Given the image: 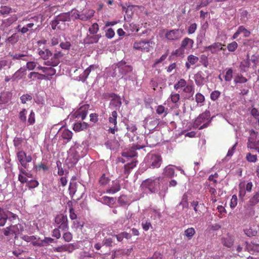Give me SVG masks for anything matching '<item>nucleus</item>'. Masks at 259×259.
Wrapping results in <instances>:
<instances>
[{
    "label": "nucleus",
    "mask_w": 259,
    "mask_h": 259,
    "mask_svg": "<svg viewBox=\"0 0 259 259\" xmlns=\"http://www.w3.org/2000/svg\"><path fill=\"white\" fill-rule=\"evenodd\" d=\"M183 36V30L174 29L168 30L165 34V37L169 40H178Z\"/></svg>",
    "instance_id": "10"
},
{
    "label": "nucleus",
    "mask_w": 259,
    "mask_h": 259,
    "mask_svg": "<svg viewBox=\"0 0 259 259\" xmlns=\"http://www.w3.org/2000/svg\"><path fill=\"white\" fill-rule=\"evenodd\" d=\"M232 77L233 69L231 68H228L226 72V74L225 76V80L227 81H230L231 80Z\"/></svg>",
    "instance_id": "54"
},
{
    "label": "nucleus",
    "mask_w": 259,
    "mask_h": 259,
    "mask_svg": "<svg viewBox=\"0 0 259 259\" xmlns=\"http://www.w3.org/2000/svg\"><path fill=\"white\" fill-rule=\"evenodd\" d=\"M118 67L119 68V72L122 75H126L127 73L132 71V67L129 65H122V63H118Z\"/></svg>",
    "instance_id": "30"
},
{
    "label": "nucleus",
    "mask_w": 259,
    "mask_h": 259,
    "mask_svg": "<svg viewBox=\"0 0 259 259\" xmlns=\"http://www.w3.org/2000/svg\"><path fill=\"white\" fill-rule=\"evenodd\" d=\"M54 66H50L49 67H46V69L44 70L45 73L44 75L45 76V79L50 80L51 76L54 75L56 74V71L53 67Z\"/></svg>",
    "instance_id": "26"
},
{
    "label": "nucleus",
    "mask_w": 259,
    "mask_h": 259,
    "mask_svg": "<svg viewBox=\"0 0 259 259\" xmlns=\"http://www.w3.org/2000/svg\"><path fill=\"white\" fill-rule=\"evenodd\" d=\"M194 41L188 37L185 38L181 42V47L176 50L175 54L181 56L184 54L185 49H190L193 47Z\"/></svg>",
    "instance_id": "7"
},
{
    "label": "nucleus",
    "mask_w": 259,
    "mask_h": 259,
    "mask_svg": "<svg viewBox=\"0 0 259 259\" xmlns=\"http://www.w3.org/2000/svg\"><path fill=\"white\" fill-rule=\"evenodd\" d=\"M169 99H170L172 103L176 104L179 102L180 99V94L178 93H172Z\"/></svg>",
    "instance_id": "44"
},
{
    "label": "nucleus",
    "mask_w": 259,
    "mask_h": 259,
    "mask_svg": "<svg viewBox=\"0 0 259 259\" xmlns=\"http://www.w3.org/2000/svg\"><path fill=\"white\" fill-rule=\"evenodd\" d=\"M194 79L197 85L199 86L202 85L204 81V74L202 71H199L197 72L194 75Z\"/></svg>",
    "instance_id": "23"
},
{
    "label": "nucleus",
    "mask_w": 259,
    "mask_h": 259,
    "mask_svg": "<svg viewBox=\"0 0 259 259\" xmlns=\"http://www.w3.org/2000/svg\"><path fill=\"white\" fill-rule=\"evenodd\" d=\"M195 233V229L192 227L188 228L184 232L185 236H187L189 239L193 236Z\"/></svg>",
    "instance_id": "50"
},
{
    "label": "nucleus",
    "mask_w": 259,
    "mask_h": 259,
    "mask_svg": "<svg viewBox=\"0 0 259 259\" xmlns=\"http://www.w3.org/2000/svg\"><path fill=\"white\" fill-rule=\"evenodd\" d=\"M10 227L11 228L12 230L15 231V232H13L14 235L19 234L20 231H22L23 230V227L20 224H17L16 225H11Z\"/></svg>",
    "instance_id": "49"
},
{
    "label": "nucleus",
    "mask_w": 259,
    "mask_h": 259,
    "mask_svg": "<svg viewBox=\"0 0 259 259\" xmlns=\"http://www.w3.org/2000/svg\"><path fill=\"white\" fill-rule=\"evenodd\" d=\"M191 206L193 207L194 210L196 214L200 215L202 212V209L204 207L203 204H199L197 200H193L191 203Z\"/></svg>",
    "instance_id": "24"
},
{
    "label": "nucleus",
    "mask_w": 259,
    "mask_h": 259,
    "mask_svg": "<svg viewBox=\"0 0 259 259\" xmlns=\"http://www.w3.org/2000/svg\"><path fill=\"white\" fill-rule=\"evenodd\" d=\"M10 55L13 60H22L24 61H27V57L28 56L26 54L16 53L15 54H10Z\"/></svg>",
    "instance_id": "36"
},
{
    "label": "nucleus",
    "mask_w": 259,
    "mask_h": 259,
    "mask_svg": "<svg viewBox=\"0 0 259 259\" xmlns=\"http://www.w3.org/2000/svg\"><path fill=\"white\" fill-rule=\"evenodd\" d=\"M19 40V36L17 33L13 34L11 36L9 37L7 39L8 42L12 45L16 44Z\"/></svg>",
    "instance_id": "45"
},
{
    "label": "nucleus",
    "mask_w": 259,
    "mask_h": 259,
    "mask_svg": "<svg viewBox=\"0 0 259 259\" xmlns=\"http://www.w3.org/2000/svg\"><path fill=\"white\" fill-rule=\"evenodd\" d=\"M95 68V66L94 65H91L89 67H88L80 75L79 77L80 79L84 81L89 76L90 73H91V71L94 69Z\"/></svg>",
    "instance_id": "29"
},
{
    "label": "nucleus",
    "mask_w": 259,
    "mask_h": 259,
    "mask_svg": "<svg viewBox=\"0 0 259 259\" xmlns=\"http://www.w3.org/2000/svg\"><path fill=\"white\" fill-rule=\"evenodd\" d=\"M188 196L186 194H184L182 198V200L179 203L180 205H181L183 208H188L189 203L188 201Z\"/></svg>",
    "instance_id": "42"
},
{
    "label": "nucleus",
    "mask_w": 259,
    "mask_h": 259,
    "mask_svg": "<svg viewBox=\"0 0 259 259\" xmlns=\"http://www.w3.org/2000/svg\"><path fill=\"white\" fill-rule=\"evenodd\" d=\"M206 186L207 187V188L209 189V192L212 196H216L217 194V190L215 189V185H213L212 184H208V183H205Z\"/></svg>",
    "instance_id": "43"
},
{
    "label": "nucleus",
    "mask_w": 259,
    "mask_h": 259,
    "mask_svg": "<svg viewBox=\"0 0 259 259\" xmlns=\"http://www.w3.org/2000/svg\"><path fill=\"white\" fill-rule=\"evenodd\" d=\"M99 27L98 24L97 23H94L89 28V31L90 32L91 34H97L96 33L99 31Z\"/></svg>",
    "instance_id": "48"
},
{
    "label": "nucleus",
    "mask_w": 259,
    "mask_h": 259,
    "mask_svg": "<svg viewBox=\"0 0 259 259\" xmlns=\"http://www.w3.org/2000/svg\"><path fill=\"white\" fill-rule=\"evenodd\" d=\"M140 149V147H138V146H134L131 147L129 149L125 150L121 153V155L124 157H134L137 155V153L136 152L137 149Z\"/></svg>",
    "instance_id": "17"
},
{
    "label": "nucleus",
    "mask_w": 259,
    "mask_h": 259,
    "mask_svg": "<svg viewBox=\"0 0 259 259\" xmlns=\"http://www.w3.org/2000/svg\"><path fill=\"white\" fill-rule=\"evenodd\" d=\"M167 109H166L163 106L159 105L157 107L156 111L158 115L164 114V116H165L167 114Z\"/></svg>",
    "instance_id": "47"
},
{
    "label": "nucleus",
    "mask_w": 259,
    "mask_h": 259,
    "mask_svg": "<svg viewBox=\"0 0 259 259\" xmlns=\"http://www.w3.org/2000/svg\"><path fill=\"white\" fill-rule=\"evenodd\" d=\"M100 201L103 204L107 205L111 207L115 204L116 199L112 197L104 196L100 198Z\"/></svg>",
    "instance_id": "21"
},
{
    "label": "nucleus",
    "mask_w": 259,
    "mask_h": 259,
    "mask_svg": "<svg viewBox=\"0 0 259 259\" xmlns=\"http://www.w3.org/2000/svg\"><path fill=\"white\" fill-rule=\"evenodd\" d=\"M8 218L4 209L0 207V226H3L6 224Z\"/></svg>",
    "instance_id": "32"
},
{
    "label": "nucleus",
    "mask_w": 259,
    "mask_h": 259,
    "mask_svg": "<svg viewBox=\"0 0 259 259\" xmlns=\"http://www.w3.org/2000/svg\"><path fill=\"white\" fill-rule=\"evenodd\" d=\"M27 122L29 125H33L35 122V114L33 110H31L28 116Z\"/></svg>",
    "instance_id": "52"
},
{
    "label": "nucleus",
    "mask_w": 259,
    "mask_h": 259,
    "mask_svg": "<svg viewBox=\"0 0 259 259\" xmlns=\"http://www.w3.org/2000/svg\"><path fill=\"white\" fill-rule=\"evenodd\" d=\"M118 202L121 206L125 205L127 203V198L126 195H122L119 197Z\"/></svg>",
    "instance_id": "56"
},
{
    "label": "nucleus",
    "mask_w": 259,
    "mask_h": 259,
    "mask_svg": "<svg viewBox=\"0 0 259 259\" xmlns=\"http://www.w3.org/2000/svg\"><path fill=\"white\" fill-rule=\"evenodd\" d=\"M22 22L23 26H22L20 24L18 25L16 28L17 31L23 34L28 32H29V33H32L37 28V27H35V29H33V27L36 26H38V18L37 16L30 18L26 17L23 19Z\"/></svg>",
    "instance_id": "2"
},
{
    "label": "nucleus",
    "mask_w": 259,
    "mask_h": 259,
    "mask_svg": "<svg viewBox=\"0 0 259 259\" xmlns=\"http://www.w3.org/2000/svg\"><path fill=\"white\" fill-rule=\"evenodd\" d=\"M161 177L155 178H150L143 181L141 185L142 189H147L150 193H155L159 189V181Z\"/></svg>",
    "instance_id": "4"
},
{
    "label": "nucleus",
    "mask_w": 259,
    "mask_h": 259,
    "mask_svg": "<svg viewBox=\"0 0 259 259\" xmlns=\"http://www.w3.org/2000/svg\"><path fill=\"white\" fill-rule=\"evenodd\" d=\"M55 222L58 227L62 231L67 230L69 228L68 219L66 215L62 214L57 215L55 219Z\"/></svg>",
    "instance_id": "9"
},
{
    "label": "nucleus",
    "mask_w": 259,
    "mask_h": 259,
    "mask_svg": "<svg viewBox=\"0 0 259 259\" xmlns=\"http://www.w3.org/2000/svg\"><path fill=\"white\" fill-rule=\"evenodd\" d=\"M220 95L221 92L219 91L215 90L211 92L210 95V98L212 101H215L218 99Z\"/></svg>",
    "instance_id": "57"
},
{
    "label": "nucleus",
    "mask_w": 259,
    "mask_h": 259,
    "mask_svg": "<svg viewBox=\"0 0 259 259\" xmlns=\"http://www.w3.org/2000/svg\"><path fill=\"white\" fill-rule=\"evenodd\" d=\"M45 76L46 75H44V74L38 72H32L28 74V77L29 78L32 79V80H35L36 79L42 80L45 79Z\"/></svg>",
    "instance_id": "31"
},
{
    "label": "nucleus",
    "mask_w": 259,
    "mask_h": 259,
    "mask_svg": "<svg viewBox=\"0 0 259 259\" xmlns=\"http://www.w3.org/2000/svg\"><path fill=\"white\" fill-rule=\"evenodd\" d=\"M89 126V124L85 122H77L74 124L73 130L76 132H78L87 129Z\"/></svg>",
    "instance_id": "19"
},
{
    "label": "nucleus",
    "mask_w": 259,
    "mask_h": 259,
    "mask_svg": "<svg viewBox=\"0 0 259 259\" xmlns=\"http://www.w3.org/2000/svg\"><path fill=\"white\" fill-rule=\"evenodd\" d=\"M222 44L220 42H215L211 45L206 46L205 48V51H210L212 54H217L220 51H225L226 49L222 47Z\"/></svg>",
    "instance_id": "14"
},
{
    "label": "nucleus",
    "mask_w": 259,
    "mask_h": 259,
    "mask_svg": "<svg viewBox=\"0 0 259 259\" xmlns=\"http://www.w3.org/2000/svg\"><path fill=\"white\" fill-rule=\"evenodd\" d=\"M101 37V35L100 34L87 35V36L84 38L83 41L85 44L97 43Z\"/></svg>",
    "instance_id": "18"
},
{
    "label": "nucleus",
    "mask_w": 259,
    "mask_h": 259,
    "mask_svg": "<svg viewBox=\"0 0 259 259\" xmlns=\"http://www.w3.org/2000/svg\"><path fill=\"white\" fill-rule=\"evenodd\" d=\"M212 0H201V2L199 5L196 6V10H198L200 8L207 6L209 3H210Z\"/></svg>",
    "instance_id": "62"
},
{
    "label": "nucleus",
    "mask_w": 259,
    "mask_h": 259,
    "mask_svg": "<svg viewBox=\"0 0 259 259\" xmlns=\"http://www.w3.org/2000/svg\"><path fill=\"white\" fill-rule=\"evenodd\" d=\"M211 120L210 113L209 111L206 110L199 114L195 119L193 127L195 129L202 130L208 126Z\"/></svg>",
    "instance_id": "3"
},
{
    "label": "nucleus",
    "mask_w": 259,
    "mask_h": 259,
    "mask_svg": "<svg viewBox=\"0 0 259 259\" xmlns=\"http://www.w3.org/2000/svg\"><path fill=\"white\" fill-rule=\"evenodd\" d=\"M61 138L65 140L66 141V143L70 141L72 138V132L68 129H64L62 130L61 132Z\"/></svg>",
    "instance_id": "25"
},
{
    "label": "nucleus",
    "mask_w": 259,
    "mask_h": 259,
    "mask_svg": "<svg viewBox=\"0 0 259 259\" xmlns=\"http://www.w3.org/2000/svg\"><path fill=\"white\" fill-rule=\"evenodd\" d=\"M39 185L38 182L36 180H31L27 182V186L29 189H33L37 187Z\"/></svg>",
    "instance_id": "53"
},
{
    "label": "nucleus",
    "mask_w": 259,
    "mask_h": 259,
    "mask_svg": "<svg viewBox=\"0 0 259 259\" xmlns=\"http://www.w3.org/2000/svg\"><path fill=\"white\" fill-rule=\"evenodd\" d=\"M162 159L160 155L151 154L147 156V162L150 168H156L160 166Z\"/></svg>",
    "instance_id": "6"
},
{
    "label": "nucleus",
    "mask_w": 259,
    "mask_h": 259,
    "mask_svg": "<svg viewBox=\"0 0 259 259\" xmlns=\"http://www.w3.org/2000/svg\"><path fill=\"white\" fill-rule=\"evenodd\" d=\"M164 174L166 177L171 178L175 175V170L170 166H166L164 169Z\"/></svg>",
    "instance_id": "38"
},
{
    "label": "nucleus",
    "mask_w": 259,
    "mask_h": 259,
    "mask_svg": "<svg viewBox=\"0 0 259 259\" xmlns=\"http://www.w3.org/2000/svg\"><path fill=\"white\" fill-rule=\"evenodd\" d=\"M195 101L197 104H200L202 105L205 101V97L202 94L198 93L195 95Z\"/></svg>",
    "instance_id": "51"
},
{
    "label": "nucleus",
    "mask_w": 259,
    "mask_h": 259,
    "mask_svg": "<svg viewBox=\"0 0 259 259\" xmlns=\"http://www.w3.org/2000/svg\"><path fill=\"white\" fill-rule=\"evenodd\" d=\"M27 111L26 109H23L19 113V119L23 123L26 122Z\"/></svg>",
    "instance_id": "46"
},
{
    "label": "nucleus",
    "mask_w": 259,
    "mask_h": 259,
    "mask_svg": "<svg viewBox=\"0 0 259 259\" xmlns=\"http://www.w3.org/2000/svg\"><path fill=\"white\" fill-rule=\"evenodd\" d=\"M79 155L78 152L75 150H70L67 160L72 165H75L78 161Z\"/></svg>",
    "instance_id": "15"
},
{
    "label": "nucleus",
    "mask_w": 259,
    "mask_h": 259,
    "mask_svg": "<svg viewBox=\"0 0 259 259\" xmlns=\"http://www.w3.org/2000/svg\"><path fill=\"white\" fill-rule=\"evenodd\" d=\"M185 93L190 94L193 95L194 93V85L192 81L191 83L186 84V86L183 90Z\"/></svg>",
    "instance_id": "34"
},
{
    "label": "nucleus",
    "mask_w": 259,
    "mask_h": 259,
    "mask_svg": "<svg viewBox=\"0 0 259 259\" xmlns=\"http://www.w3.org/2000/svg\"><path fill=\"white\" fill-rule=\"evenodd\" d=\"M17 157L21 166L25 168H28V164L27 163L32 161L31 156L27 155L24 151L21 150L17 153Z\"/></svg>",
    "instance_id": "8"
},
{
    "label": "nucleus",
    "mask_w": 259,
    "mask_h": 259,
    "mask_svg": "<svg viewBox=\"0 0 259 259\" xmlns=\"http://www.w3.org/2000/svg\"><path fill=\"white\" fill-rule=\"evenodd\" d=\"M71 14L70 12L60 14L57 17L58 21L65 22L70 21Z\"/></svg>",
    "instance_id": "33"
},
{
    "label": "nucleus",
    "mask_w": 259,
    "mask_h": 259,
    "mask_svg": "<svg viewBox=\"0 0 259 259\" xmlns=\"http://www.w3.org/2000/svg\"><path fill=\"white\" fill-rule=\"evenodd\" d=\"M90 105L89 104H84L78 109L74 113V116L76 118H80L82 120H84L88 112Z\"/></svg>",
    "instance_id": "12"
},
{
    "label": "nucleus",
    "mask_w": 259,
    "mask_h": 259,
    "mask_svg": "<svg viewBox=\"0 0 259 259\" xmlns=\"http://www.w3.org/2000/svg\"><path fill=\"white\" fill-rule=\"evenodd\" d=\"M241 33H243V36L245 37H249L251 34L249 30H247L244 26L241 25L239 26L236 32L234 33L232 38L233 39H236Z\"/></svg>",
    "instance_id": "16"
},
{
    "label": "nucleus",
    "mask_w": 259,
    "mask_h": 259,
    "mask_svg": "<svg viewBox=\"0 0 259 259\" xmlns=\"http://www.w3.org/2000/svg\"><path fill=\"white\" fill-rule=\"evenodd\" d=\"M12 94L9 92L2 93L0 95V104H6L8 103L12 98Z\"/></svg>",
    "instance_id": "20"
},
{
    "label": "nucleus",
    "mask_w": 259,
    "mask_h": 259,
    "mask_svg": "<svg viewBox=\"0 0 259 259\" xmlns=\"http://www.w3.org/2000/svg\"><path fill=\"white\" fill-rule=\"evenodd\" d=\"M94 11L93 10H88L83 12L80 14V19L82 21H87L93 17Z\"/></svg>",
    "instance_id": "27"
},
{
    "label": "nucleus",
    "mask_w": 259,
    "mask_h": 259,
    "mask_svg": "<svg viewBox=\"0 0 259 259\" xmlns=\"http://www.w3.org/2000/svg\"><path fill=\"white\" fill-rule=\"evenodd\" d=\"M187 60L190 64L194 65L198 61L199 58L194 55H190L188 56Z\"/></svg>",
    "instance_id": "58"
},
{
    "label": "nucleus",
    "mask_w": 259,
    "mask_h": 259,
    "mask_svg": "<svg viewBox=\"0 0 259 259\" xmlns=\"http://www.w3.org/2000/svg\"><path fill=\"white\" fill-rule=\"evenodd\" d=\"M249 66V60L248 58H247V59L244 60L241 62L240 67L241 70L243 71L244 72H246L248 70Z\"/></svg>",
    "instance_id": "40"
},
{
    "label": "nucleus",
    "mask_w": 259,
    "mask_h": 259,
    "mask_svg": "<svg viewBox=\"0 0 259 259\" xmlns=\"http://www.w3.org/2000/svg\"><path fill=\"white\" fill-rule=\"evenodd\" d=\"M223 245L227 247H231L233 246V241L230 238H224L222 240Z\"/></svg>",
    "instance_id": "55"
},
{
    "label": "nucleus",
    "mask_w": 259,
    "mask_h": 259,
    "mask_svg": "<svg viewBox=\"0 0 259 259\" xmlns=\"http://www.w3.org/2000/svg\"><path fill=\"white\" fill-rule=\"evenodd\" d=\"M72 235L69 232H65L63 235V238L66 242L71 241L72 239Z\"/></svg>",
    "instance_id": "64"
},
{
    "label": "nucleus",
    "mask_w": 259,
    "mask_h": 259,
    "mask_svg": "<svg viewBox=\"0 0 259 259\" xmlns=\"http://www.w3.org/2000/svg\"><path fill=\"white\" fill-rule=\"evenodd\" d=\"M117 112L116 111L112 112L111 116L108 118L109 123L113 125H116L117 124Z\"/></svg>",
    "instance_id": "35"
},
{
    "label": "nucleus",
    "mask_w": 259,
    "mask_h": 259,
    "mask_svg": "<svg viewBox=\"0 0 259 259\" xmlns=\"http://www.w3.org/2000/svg\"><path fill=\"white\" fill-rule=\"evenodd\" d=\"M120 185L117 181H113L112 186L106 190V193L109 194H114L120 191Z\"/></svg>",
    "instance_id": "22"
},
{
    "label": "nucleus",
    "mask_w": 259,
    "mask_h": 259,
    "mask_svg": "<svg viewBox=\"0 0 259 259\" xmlns=\"http://www.w3.org/2000/svg\"><path fill=\"white\" fill-rule=\"evenodd\" d=\"M238 47V44L236 41H233L227 45V49L230 52L235 51Z\"/></svg>",
    "instance_id": "61"
},
{
    "label": "nucleus",
    "mask_w": 259,
    "mask_h": 259,
    "mask_svg": "<svg viewBox=\"0 0 259 259\" xmlns=\"http://www.w3.org/2000/svg\"><path fill=\"white\" fill-rule=\"evenodd\" d=\"M18 19L17 15L14 14L11 17L3 20L0 25V29L3 31L7 30L12 24L17 21Z\"/></svg>",
    "instance_id": "11"
},
{
    "label": "nucleus",
    "mask_w": 259,
    "mask_h": 259,
    "mask_svg": "<svg viewBox=\"0 0 259 259\" xmlns=\"http://www.w3.org/2000/svg\"><path fill=\"white\" fill-rule=\"evenodd\" d=\"M186 84V81L184 79L181 78L175 84L174 89L176 90H178L181 88H184Z\"/></svg>",
    "instance_id": "41"
},
{
    "label": "nucleus",
    "mask_w": 259,
    "mask_h": 259,
    "mask_svg": "<svg viewBox=\"0 0 259 259\" xmlns=\"http://www.w3.org/2000/svg\"><path fill=\"white\" fill-rule=\"evenodd\" d=\"M259 202V192L254 194V195L250 198L244 206V207L247 210H251L252 208Z\"/></svg>",
    "instance_id": "13"
},
{
    "label": "nucleus",
    "mask_w": 259,
    "mask_h": 259,
    "mask_svg": "<svg viewBox=\"0 0 259 259\" xmlns=\"http://www.w3.org/2000/svg\"><path fill=\"white\" fill-rule=\"evenodd\" d=\"M168 55V54L167 53H165L164 54L162 55L161 56V57L159 59H157L156 60L155 62L154 63V64H153L152 65V67L153 68H155L156 67V65L160 63H161L162 62H163L164 60L166 59L167 56Z\"/></svg>",
    "instance_id": "60"
},
{
    "label": "nucleus",
    "mask_w": 259,
    "mask_h": 259,
    "mask_svg": "<svg viewBox=\"0 0 259 259\" xmlns=\"http://www.w3.org/2000/svg\"><path fill=\"white\" fill-rule=\"evenodd\" d=\"M38 55L45 61L44 64L50 66H57L60 62V59L63 56L61 51L55 53L54 54L48 49H38Z\"/></svg>",
    "instance_id": "1"
},
{
    "label": "nucleus",
    "mask_w": 259,
    "mask_h": 259,
    "mask_svg": "<svg viewBox=\"0 0 259 259\" xmlns=\"http://www.w3.org/2000/svg\"><path fill=\"white\" fill-rule=\"evenodd\" d=\"M246 158L247 160L250 162H255L257 160L256 155H252L250 153L247 154Z\"/></svg>",
    "instance_id": "63"
},
{
    "label": "nucleus",
    "mask_w": 259,
    "mask_h": 259,
    "mask_svg": "<svg viewBox=\"0 0 259 259\" xmlns=\"http://www.w3.org/2000/svg\"><path fill=\"white\" fill-rule=\"evenodd\" d=\"M32 99V96L28 94L23 95L20 97V100L22 104H25L27 101H30Z\"/></svg>",
    "instance_id": "59"
},
{
    "label": "nucleus",
    "mask_w": 259,
    "mask_h": 259,
    "mask_svg": "<svg viewBox=\"0 0 259 259\" xmlns=\"http://www.w3.org/2000/svg\"><path fill=\"white\" fill-rule=\"evenodd\" d=\"M154 44L151 40H139L134 42L133 47L135 49L148 52L151 49L153 48V45Z\"/></svg>",
    "instance_id": "5"
},
{
    "label": "nucleus",
    "mask_w": 259,
    "mask_h": 259,
    "mask_svg": "<svg viewBox=\"0 0 259 259\" xmlns=\"http://www.w3.org/2000/svg\"><path fill=\"white\" fill-rule=\"evenodd\" d=\"M12 12V9L11 7L6 6H2L0 7V14L3 16L8 15Z\"/></svg>",
    "instance_id": "39"
},
{
    "label": "nucleus",
    "mask_w": 259,
    "mask_h": 259,
    "mask_svg": "<svg viewBox=\"0 0 259 259\" xmlns=\"http://www.w3.org/2000/svg\"><path fill=\"white\" fill-rule=\"evenodd\" d=\"M110 97L112 98V101L113 104H115L116 106L120 107L121 105V101L119 96L117 95L112 93Z\"/></svg>",
    "instance_id": "37"
},
{
    "label": "nucleus",
    "mask_w": 259,
    "mask_h": 259,
    "mask_svg": "<svg viewBox=\"0 0 259 259\" xmlns=\"http://www.w3.org/2000/svg\"><path fill=\"white\" fill-rule=\"evenodd\" d=\"M137 164L136 161H132V162L127 163L124 166V173L126 175V178L131 172V170L136 167Z\"/></svg>",
    "instance_id": "28"
}]
</instances>
